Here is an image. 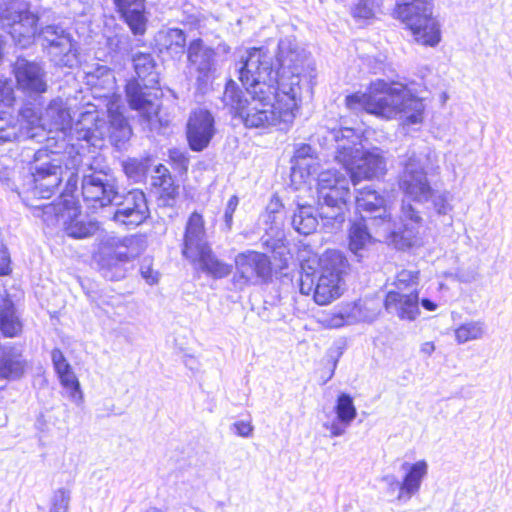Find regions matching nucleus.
Instances as JSON below:
<instances>
[{
  "label": "nucleus",
  "instance_id": "09e8293b",
  "mask_svg": "<svg viewBox=\"0 0 512 512\" xmlns=\"http://www.w3.org/2000/svg\"><path fill=\"white\" fill-rule=\"evenodd\" d=\"M315 278L312 274L305 273L301 275L300 278V292L303 295H314V289H315Z\"/></svg>",
  "mask_w": 512,
  "mask_h": 512
},
{
  "label": "nucleus",
  "instance_id": "0eeeda50",
  "mask_svg": "<svg viewBox=\"0 0 512 512\" xmlns=\"http://www.w3.org/2000/svg\"><path fill=\"white\" fill-rule=\"evenodd\" d=\"M134 70L139 78L131 80L126 85V96L132 109L138 110L151 121L159 111L157 95L152 93L159 83V72L154 56L147 52H137L132 55Z\"/></svg>",
  "mask_w": 512,
  "mask_h": 512
},
{
  "label": "nucleus",
  "instance_id": "1a4fd4ad",
  "mask_svg": "<svg viewBox=\"0 0 512 512\" xmlns=\"http://www.w3.org/2000/svg\"><path fill=\"white\" fill-rule=\"evenodd\" d=\"M426 155L415 149H408L400 156L402 170L398 176L400 191L417 203H426L433 195V188L428 180L425 169Z\"/></svg>",
  "mask_w": 512,
  "mask_h": 512
},
{
  "label": "nucleus",
  "instance_id": "72a5a7b5",
  "mask_svg": "<svg viewBox=\"0 0 512 512\" xmlns=\"http://www.w3.org/2000/svg\"><path fill=\"white\" fill-rule=\"evenodd\" d=\"M419 271L401 270L397 273L393 282L394 289L390 291H399L401 293H418Z\"/></svg>",
  "mask_w": 512,
  "mask_h": 512
},
{
  "label": "nucleus",
  "instance_id": "412c9836",
  "mask_svg": "<svg viewBox=\"0 0 512 512\" xmlns=\"http://www.w3.org/2000/svg\"><path fill=\"white\" fill-rule=\"evenodd\" d=\"M342 183L340 186L332 188L327 192L331 199L318 196V202L321 206L320 216L322 218L332 219L337 223L344 221V210L350 196V190L349 180H342Z\"/></svg>",
  "mask_w": 512,
  "mask_h": 512
},
{
  "label": "nucleus",
  "instance_id": "a19ab883",
  "mask_svg": "<svg viewBox=\"0 0 512 512\" xmlns=\"http://www.w3.org/2000/svg\"><path fill=\"white\" fill-rule=\"evenodd\" d=\"M88 83L91 85H104L113 79L112 71L104 65H99L85 71Z\"/></svg>",
  "mask_w": 512,
  "mask_h": 512
},
{
  "label": "nucleus",
  "instance_id": "5fc2aeb1",
  "mask_svg": "<svg viewBox=\"0 0 512 512\" xmlns=\"http://www.w3.org/2000/svg\"><path fill=\"white\" fill-rule=\"evenodd\" d=\"M382 481L389 487V489L391 491H394V490L398 489L399 493L401 492V482L398 481L396 476H394L392 474L385 475L382 478Z\"/></svg>",
  "mask_w": 512,
  "mask_h": 512
},
{
  "label": "nucleus",
  "instance_id": "8fccbe9b",
  "mask_svg": "<svg viewBox=\"0 0 512 512\" xmlns=\"http://www.w3.org/2000/svg\"><path fill=\"white\" fill-rule=\"evenodd\" d=\"M238 203H239V199L237 196L234 195L229 199V201L226 205L225 212H224V222H225V226L228 230L231 229L232 222H233V214L238 206Z\"/></svg>",
  "mask_w": 512,
  "mask_h": 512
},
{
  "label": "nucleus",
  "instance_id": "f8f14e48",
  "mask_svg": "<svg viewBox=\"0 0 512 512\" xmlns=\"http://www.w3.org/2000/svg\"><path fill=\"white\" fill-rule=\"evenodd\" d=\"M234 262L233 284L240 290L266 283L271 277V262L264 253L247 250L237 254Z\"/></svg>",
  "mask_w": 512,
  "mask_h": 512
},
{
  "label": "nucleus",
  "instance_id": "f03ea898",
  "mask_svg": "<svg viewBox=\"0 0 512 512\" xmlns=\"http://www.w3.org/2000/svg\"><path fill=\"white\" fill-rule=\"evenodd\" d=\"M7 111H0V143L11 142L19 137L31 139L55 140L57 148H76L77 142L86 141L93 146L100 139L97 126V113L86 111L72 124V117L67 103L60 97L52 99L43 113L31 107L20 111L19 124L7 121Z\"/></svg>",
  "mask_w": 512,
  "mask_h": 512
},
{
  "label": "nucleus",
  "instance_id": "473e14b6",
  "mask_svg": "<svg viewBox=\"0 0 512 512\" xmlns=\"http://www.w3.org/2000/svg\"><path fill=\"white\" fill-rule=\"evenodd\" d=\"M152 185L162 189V197L174 199L177 194V187L174 186L173 184L171 174L169 170L166 168V166L162 164H159L154 169V175L152 176Z\"/></svg>",
  "mask_w": 512,
  "mask_h": 512
},
{
  "label": "nucleus",
  "instance_id": "39448f33",
  "mask_svg": "<svg viewBox=\"0 0 512 512\" xmlns=\"http://www.w3.org/2000/svg\"><path fill=\"white\" fill-rule=\"evenodd\" d=\"M355 203L360 214L398 248L405 249L418 244L422 217L411 203L402 202L399 223L391 219L384 197L371 187L360 189L355 197Z\"/></svg>",
  "mask_w": 512,
  "mask_h": 512
},
{
  "label": "nucleus",
  "instance_id": "bb28decb",
  "mask_svg": "<svg viewBox=\"0 0 512 512\" xmlns=\"http://www.w3.org/2000/svg\"><path fill=\"white\" fill-rule=\"evenodd\" d=\"M156 43L160 51L165 50L173 58H180L185 52L186 35L178 28L161 30L156 35Z\"/></svg>",
  "mask_w": 512,
  "mask_h": 512
},
{
  "label": "nucleus",
  "instance_id": "dca6fc26",
  "mask_svg": "<svg viewBox=\"0 0 512 512\" xmlns=\"http://www.w3.org/2000/svg\"><path fill=\"white\" fill-rule=\"evenodd\" d=\"M45 215H54L57 223H62L65 233L75 239L90 237L98 230L96 222L87 221L78 207H69L68 203H49L42 206Z\"/></svg>",
  "mask_w": 512,
  "mask_h": 512
},
{
  "label": "nucleus",
  "instance_id": "20e7f679",
  "mask_svg": "<svg viewBox=\"0 0 512 512\" xmlns=\"http://www.w3.org/2000/svg\"><path fill=\"white\" fill-rule=\"evenodd\" d=\"M345 103L351 111H366L381 119L400 116L407 125L418 124L423 120V102L398 82L376 80L370 84L367 92L346 96Z\"/></svg>",
  "mask_w": 512,
  "mask_h": 512
},
{
  "label": "nucleus",
  "instance_id": "49530a36",
  "mask_svg": "<svg viewBox=\"0 0 512 512\" xmlns=\"http://www.w3.org/2000/svg\"><path fill=\"white\" fill-rule=\"evenodd\" d=\"M51 358L57 374L71 370V366L65 359L61 350L54 349L51 353Z\"/></svg>",
  "mask_w": 512,
  "mask_h": 512
},
{
  "label": "nucleus",
  "instance_id": "a878e982",
  "mask_svg": "<svg viewBox=\"0 0 512 512\" xmlns=\"http://www.w3.org/2000/svg\"><path fill=\"white\" fill-rule=\"evenodd\" d=\"M26 360L22 353L14 347H4L0 358V378L16 380L23 376Z\"/></svg>",
  "mask_w": 512,
  "mask_h": 512
},
{
  "label": "nucleus",
  "instance_id": "7ed1b4c3",
  "mask_svg": "<svg viewBox=\"0 0 512 512\" xmlns=\"http://www.w3.org/2000/svg\"><path fill=\"white\" fill-rule=\"evenodd\" d=\"M0 21L20 47L31 45L37 35L56 66L72 68L78 65L77 43L70 33L59 25H47L37 34L39 17L31 11L28 1L1 0Z\"/></svg>",
  "mask_w": 512,
  "mask_h": 512
},
{
  "label": "nucleus",
  "instance_id": "4be33fe9",
  "mask_svg": "<svg viewBox=\"0 0 512 512\" xmlns=\"http://www.w3.org/2000/svg\"><path fill=\"white\" fill-rule=\"evenodd\" d=\"M384 305L387 312L397 315L402 320L413 321L420 313L418 293L388 291Z\"/></svg>",
  "mask_w": 512,
  "mask_h": 512
},
{
  "label": "nucleus",
  "instance_id": "ea45409f",
  "mask_svg": "<svg viewBox=\"0 0 512 512\" xmlns=\"http://www.w3.org/2000/svg\"><path fill=\"white\" fill-rule=\"evenodd\" d=\"M70 501V490L66 488L57 489L52 495L49 512H68Z\"/></svg>",
  "mask_w": 512,
  "mask_h": 512
},
{
  "label": "nucleus",
  "instance_id": "cd10ccee",
  "mask_svg": "<svg viewBox=\"0 0 512 512\" xmlns=\"http://www.w3.org/2000/svg\"><path fill=\"white\" fill-rule=\"evenodd\" d=\"M195 257L193 263H199L202 271L214 278H224L232 271V266L219 260L212 252L211 247Z\"/></svg>",
  "mask_w": 512,
  "mask_h": 512
},
{
  "label": "nucleus",
  "instance_id": "aec40b11",
  "mask_svg": "<svg viewBox=\"0 0 512 512\" xmlns=\"http://www.w3.org/2000/svg\"><path fill=\"white\" fill-rule=\"evenodd\" d=\"M120 18L127 24L133 35H144L148 16L145 0H113Z\"/></svg>",
  "mask_w": 512,
  "mask_h": 512
},
{
  "label": "nucleus",
  "instance_id": "2eb2a0df",
  "mask_svg": "<svg viewBox=\"0 0 512 512\" xmlns=\"http://www.w3.org/2000/svg\"><path fill=\"white\" fill-rule=\"evenodd\" d=\"M217 53L202 38H196L187 46V67L199 87L206 86L217 70Z\"/></svg>",
  "mask_w": 512,
  "mask_h": 512
},
{
  "label": "nucleus",
  "instance_id": "603ef678",
  "mask_svg": "<svg viewBox=\"0 0 512 512\" xmlns=\"http://www.w3.org/2000/svg\"><path fill=\"white\" fill-rule=\"evenodd\" d=\"M140 272L147 284L154 285L158 282V273L155 272L150 266L142 265Z\"/></svg>",
  "mask_w": 512,
  "mask_h": 512
},
{
  "label": "nucleus",
  "instance_id": "c03bdc74",
  "mask_svg": "<svg viewBox=\"0 0 512 512\" xmlns=\"http://www.w3.org/2000/svg\"><path fill=\"white\" fill-rule=\"evenodd\" d=\"M14 101L15 97L11 83L0 81V106L10 108Z\"/></svg>",
  "mask_w": 512,
  "mask_h": 512
},
{
  "label": "nucleus",
  "instance_id": "e433bc0d",
  "mask_svg": "<svg viewBox=\"0 0 512 512\" xmlns=\"http://www.w3.org/2000/svg\"><path fill=\"white\" fill-rule=\"evenodd\" d=\"M382 0H356L352 15L357 19H371L380 10Z\"/></svg>",
  "mask_w": 512,
  "mask_h": 512
},
{
  "label": "nucleus",
  "instance_id": "2f4dec72",
  "mask_svg": "<svg viewBox=\"0 0 512 512\" xmlns=\"http://www.w3.org/2000/svg\"><path fill=\"white\" fill-rule=\"evenodd\" d=\"M293 169H306L308 175L317 172L318 163L315 160V151L309 144H301L294 152Z\"/></svg>",
  "mask_w": 512,
  "mask_h": 512
},
{
  "label": "nucleus",
  "instance_id": "b1692460",
  "mask_svg": "<svg viewBox=\"0 0 512 512\" xmlns=\"http://www.w3.org/2000/svg\"><path fill=\"white\" fill-rule=\"evenodd\" d=\"M401 468L406 471V474L401 481V492L397 498L409 500L420 490L422 481L428 474V464L425 460H419L413 464L404 462Z\"/></svg>",
  "mask_w": 512,
  "mask_h": 512
},
{
  "label": "nucleus",
  "instance_id": "9d476101",
  "mask_svg": "<svg viewBox=\"0 0 512 512\" xmlns=\"http://www.w3.org/2000/svg\"><path fill=\"white\" fill-rule=\"evenodd\" d=\"M347 269L348 261L342 252L328 250L322 255L321 272L314 289V301L318 305H327L341 296V280Z\"/></svg>",
  "mask_w": 512,
  "mask_h": 512
},
{
  "label": "nucleus",
  "instance_id": "6e6d98bb",
  "mask_svg": "<svg viewBox=\"0 0 512 512\" xmlns=\"http://www.w3.org/2000/svg\"><path fill=\"white\" fill-rule=\"evenodd\" d=\"M171 157L174 160H178L180 162L181 166L186 168V166L188 164V158L183 153L178 152V151H174V152L171 153Z\"/></svg>",
  "mask_w": 512,
  "mask_h": 512
},
{
  "label": "nucleus",
  "instance_id": "bf43d9fd",
  "mask_svg": "<svg viewBox=\"0 0 512 512\" xmlns=\"http://www.w3.org/2000/svg\"><path fill=\"white\" fill-rule=\"evenodd\" d=\"M116 40H117V46H118L120 44L127 43L130 40V38L127 35H122V36L116 37Z\"/></svg>",
  "mask_w": 512,
  "mask_h": 512
},
{
  "label": "nucleus",
  "instance_id": "9b49d317",
  "mask_svg": "<svg viewBox=\"0 0 512 512\" xmlns=\"http://www.w3.org/2000/svg\"><path fill=\"white\" fill-rule=\"evenodd\" d=\"M30 170L32 182L26 191L27 199L50 198L62 182L61 160L51 157L45 150H38Z\"/></svg>",
  "mask_w": 512,
  "mask_h": 512
},
{
  "label": "nucleus",
  "instance_id": "f257e3e1",
  "mask_svg": "<svg viewBox=\"0 0 512 512\" xmlns=\"http://www.w3.org/2000/svg\"><path fill=\"white\" fill-rule=\"evenodd\" d=\"M237 71L246 91L230 80L223 102L248 128L283 125L281 129H285L293 122L304 95L312 96L316 78L314 61L289 37L279 41L275 54L263 47L248 50Z\"/></svg>",
  "mask_w": 512,
  "mask_h": 512
},
{
  "label": "nucleus",
  "instance_id": "6e6552de",
  "mask_svg": "<svg viewBox=\"0 0 512 512\" xmlns=\"http://www.w3.org/2000/svg\"><path fill=\"white\" fill-rule=\"evenodd\" d=\"M432 8L431 0H395L393 15L411 30L417 43L433 47L440 42L441 32Z\"/></svg>",
  "mask_w": 512,
  "mask_h": 512
},
{
  "label": "nucleus",
  "instance_id": "c9c22d12",
  "mask_svg": "<svg viewBox=\"0 0 512 512\" xmlns=\"http://www.w3.org/2000/svg\"><path fill=\"white\" fill-rule=\"evenodd\" d=\"M62 386L66 389L68 397L79 404L83 399L80 383L71 370L58 374Z\"/></svg>",
  "mask_w": 512,
  "mask_h": 512
},
{
  "label": "nucleus",
  "instance_id": "ddd939ff",
  "mask_svg": "<svg viewBox=\"0 0 512 512\" xmlns=\"http://www.w3.org/2000/svg\"><path fill=\"white\" fill-rule=\"evenodd\" d=\"M110 205L115 206L112 220L127 228H135L149 217L145 194L139 189H132L124 194L117 191Z\"/></svg>",
  "mask_w": 512,
  "mask_h": 512
},
{
  "label": "nucleus",
  "instance_id": "3c124183",
  "mask_svg": "<svg viewBox=\"0 0 512 512\" xmlns=\"http://www.w3.org/2000/svg\"><path fill=\"white\" fill-rule=\"evenodd\" d=\"M325 324L328 328L337 329L340 327H343L345 325H348L346 322L344 315L341 313L340 309H338L336 312L332 313L325 319Z\"/></svg>",
  "mask_w": 512,
  "mask_h": 512
},
{
  "label": "nucleus",
  "instance_id": "de8ad7c7",
  "mask_svg": "<svg viewBox=\"0 0 512 512\" xmlns=\"http://www.w3.org/2000/svg\"><path fill=\"white\" fill-rule=\"evenodd\" d=\"M231 430L238 436L248 438L252 435L254 427L249 421H236L231 425Z\"/></svg>",
  "mask_w": 512,
  "mask_h": 512
},
{
  "label": "nucleus",
  "instance_id": "f704fd0d",
  "mask_svg": "<svg viewBox=\"0 0 512 512\" xmlns=\"http://www.w3.org/2000/svg\"><path fill=\"white\" fill-rule=\"evenodd\" d=\"M336 417L346 424H351L357 416L352 397L349 394L342 393L337 398L335 406Z\"/></svg>",
  "mask_w": 512,
  "mask_h": 512
},
{
  "label": "nucleus",
  "instance_id": "423d86ee",
  "mask_svg": "<svg viewBox=\"0 0 512 512\" xmlns=\"http://www.w3.org/2000/svg\"><path fill=\"white\" fill-rule=\"evenodd\" d=\"M323 140L335 150L334 159L341 164L354 186L362 179L379 178L386 173V160L380 148L362 151L359 135L352 128L327 129Z\"/></svg>",
  "mask_w": 512,
  "mask_h": 512
},
{
  "label": "nucleus",
  "instance_id": "c85d7f7f",
  "mask_svg": "<svg viewBox=\"0 0 512 512\" xmlns=\"http://www.w3.org/2000/svg\"><path fill=\"white\" fill-rule=\"evenodd\" d=\"M292 226L299 234L313 233L318 226L314 208L310 205H298L292 216Z\"/></svg>",
  "mask_w": 512,
  "mask_h": 512
},
{
  "label": "nucleus",
  "instance_id": "f3484780",
  "mask_svg": "<svg viewBox=\"0 0 512 512\" xmlns=\"http://www.w3.org/2000/svg\"><path fill=\"white\" fill-rule=\"evenodd\" d=\"M17 88L27 95H39L47 91L46 71L35 61L18 57L13 65Z\"/></svg>",
  "mask_w": 512,
  "mask_h": 512
},
{
  "label": "nucleus",
  "instance_id": "864d4df0",
  "mask_svg": "<svg viewBox=\"0 0 512 512\" xmlns=\"http://www.w3.org/2000/svg\"><path fill=\"white\" fill-rule=\"evenodd\" d=\"M9 255L7 250L0 243V275L7 274L9 271Z\"/></svg>",
  "mask_w": 512,
  "mask_h": 512
},
{
  "label": "nucleus",
  "instance_id": "5701e85b",
  "mask_svg": "<svg viewBox=\"0 0 512 512\" xmlns=\"http://www.w3.org/2000/svg\"><path fill=\"white\" fill-rule=\"evenodd\" d=\"M132 241L133 240L131 238H124L122 240V246L128 249ZM134 257L135 254L129 253L127 250L113 251L101 261V270L103 276L111 281H118L123 279L126 274V268L124 266Z\"/></svg>",
  "mask_w": 512,
  "mask_h": 512
},
{
  "label": "nucleus",
  "instance_id": "4468645a",
  "mask_svg": "<svg viewBox=\"0 0 512 512\" xmlns=\"http://www.w3.org/2000/svg\"><path fill=\"white\" fill-rule=\"evenodd\" d=\"M81 189L84 201L93 208L110 205L117 192L116 181L112 175L92 166L82 177Z\"/></svg>",
  "mask_w": 512,
  "mask_h": 512
},
{
  "label": "nucleus",
  "instance_id": "6ab92c4d",
  "mask_svg": "<svg viewBox=\"0 0 512 512\" xmlns=\"http://www.w3.org/2000/svg\"><path fill=\"white\" fill-rule=\"evenodd\" d=\"M209 248L204 218L200 213L193 212L186 222L182 255L190 261H195V257Z\"/></svg>",
  "mask_w": 512,
  "mask_h": 512
},
{
  "label": "nucleus",
  "instance_id": "7c9ffc66",
  "mask_svg": "<svg viewBox=\"0 0 512 512\" xmlns=\"http://www.w3.org/2000/svg\"><path fill=\"white\" fill-rule=\"evenodd\" d=\"M342 180H350L349 174L342 173L336 170H326L322 171L318 175V188H317V194L319 197H325L330 198L329 194L327 193L332 188H336L337 186H340L342 183Z\"/></svg>",
  "mask_w": 512,
  "mask_h": 512
},
{
  "label": "nucleus",
  "instance_id": "13d9d810",
  "mask_svg": "<svg viewBox=\"0 0 512 512\" xmlns=\"http://www.w3.org/2000/svg\"><path fill=\"white\" fill-rule=\"evenodd\" d=\"M421 305L427 311H435L437 309V304L428 298H423Z\"/></svg>",
  "mask_w": 512,
  "mask_h": 512
},
{
  "label": "nucleus",
  "instance_id": "c756f323",
  "mask_svg": "<svg viewBox=\"0 0 512 512\" xmlns=\"http://www.w3.org/2000/svg\"><path fill=\"white\" fill-rule=\"evenodd\" d=\"M487 327L484 321H468L455 329V340L459 344L480 340L486 335Z\"/></svg>",
  "mask_w": 512,
  "mask_h": 512
},
{
  "label": "nucleus",
  "instance_id": "a18cd8bd",
  "mask_svg": "<svg viewBox=\"0 0 512 512\" xmlns=\"http://www.w3.org/2000/svg\"><path fill=\"white\" fill-rule=\"evenodd\" d=\"M350 424L342 422L339 418L333 419L331 422H325L323 427L330 431L331 437H339L346 433V429Z\"/></svg>",
  "mask_w": 512,
  "mask_h": 512
},
{
  "label": "nucleus",
  "instance_id": "58836bf2",
  "mask_svg": "<svg viewBox=\"0 0 512 512\" xmlns=\"http://www.w3.org/2000/svg\"><path fill=\"white\" fill-rule=\"evenodd\" d=\"M432 201L434 210L439 215H447L453 210V195L449 191H435L433 189V195L429 199Z\"/></svg>",
  "mask_w": 512,
  "mask_h": 512
},
{
  "label": "nucleus",
  "instance_id": "4c0bfd02",
  "mask_svg": "<svg viewBox=\"0 0 512 512\" xmlns=\"http://www.w3.org/2000/svg\"><path fill=\"white\" fill-rule=\"evenodd\" d=\"M339 309L348 325L366 321L369 317L361 301L343 304Z\"/></svg>",
  "mask_w": 512,
  "mask_h": 512
},
{
  "label": "nucleus",
  "instance_id": "79ce46f5",
  "mask_svg": "<svg viewBox=\"0 0 512 512\" xmlns=\"http://www.w3.org/2000/svg\"><path fill=\"white\" fill-rule=\"evenodd\" d=\"M112 128L113 131L111 132V137L119 142L127 141L132 134L130 126L121 115L113 118Z\"/></svg>",
  "mask_w": 512,
  "mask_h": 512
},
{
  "label": "nucleus",
  "instance_id": "393cba45",
  "mask_svg": "<svg viewBox=\"0 0 512 512\" xmlns=\"http://www.w3.org/2000/svg\"><path fill=\"white\" fill-rule=\"evenodd\" d=\"M369 227H375L376 233L383 234L375 225H371L364 215H361L359 221L352 223L349 231V249L360 260L364 257L367 246L372 242V236Z\"/></svg>",
  "mask_w": 512,
  "mask_h": 512
},
{
  "label": "nucleus",
  "instance_id": "052dcab7",
  "mask_svg": "<svg viewBox=\"0 0 512 512\" xmlns=\"http://www.w3.org/2000/svg\"><path fill=\"white\" fill-rule=\"evenodd\" d=\"M144 512H164V511H162L161 509H159L157 507H149Z\"/></svg>",
  "mask_w": 512,
  "mask_h": 512
},
{
  "label": "nucleus",
  "instance_id": "4d7b16f0",
  "mask_svg": "<svg viewBox=\"0 0 512 512\" xmlns=\"http://www.w3.org/2000/svg\"><path fill=\"white\" fill-rule=\"evenodd\" d=\"M420 351L430 356L435 351V345L433 342H425L421 345Z\"/></svg>",
  "mask_w": 512,
  "mask_h": 512
},
{
  "label": "nucleus",
  "instance_id": "a211bd4d",
  "mask_svg": "<svg viewBox=\"0 0 512 512\" xmlns=\"http://www.w3.org/2000/svg\"><path fill=\"white\" fill-rule=\"evenodd\" d=\"M215 134L214 118L204 109L194 111L187 123V139L191 150L202 151Z\"/></svg>",
  "mask_w": 512,
  "mask_h": 512
},
{
  "label": "nucleus",
  "instance_id": "37998d69",
  "mask_svg": "<svg viewBox=\"0 0 512 512\" xmlns=\"http://www.w3.org/2000/svg\"><path fill=\"white\" fill-rule=\"evenodd\" d=\"M125 174L134 181L140 180L146 173L147 163L135 158L128 159L123 164Z\"/></svg>",
  "mask_w": 512,
  "mask_h": 512
}]
</instances>
